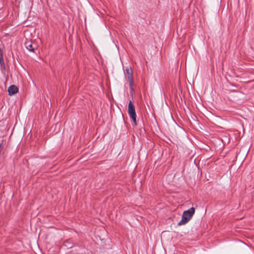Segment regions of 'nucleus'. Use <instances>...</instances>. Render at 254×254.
I'll use <instances>...</instances> for the list:
<instances>
[{"label": "nucleus", "instance_id": "f03ea898", "mask_svg": "<svg viewBox=\"0 0 254 254\" xmlns=\"http://www.w3.org/2000/svg\"><path fill=\"white\" fill-rule=\"evenodd\" d=\"M128 112L129 117L133 121V125L134 126H136V125H137L136 120V115L135 111V107H134V106L133 105L132 102H131V101H130L128 103Z\"/></svg>", "mask_w": 254, "mask_h": 254}, {"label": "nucleus", "instance_id": "20e7f679", "mask_svg": "<svg viewBox=\"0 0 254 254\" xmlns=\"http://www.w3.org/2000/svg\"><path fill=\"white\" fill-rule=\"evenodd\" d=\"M9 94L10 95H14L15 93L18 92V88L15 86V85H11L10 86L7 90Z\"/></svg>", "mask_w": 254, "mask_h": 254}, {"label": "nucleus", "instance_id": "39448f33", "mask_svg": "<svg viewBox=\"0 0 254 254\" xmlns=\"http://www.w3.org/2000/svg\"><path fill=\"white\" fill-rule=\"evenodd\" d=\"M26 48L29 51L34 52L35 49V46L34 47L31 42H27L25 44Z\"/></svg>", "mask_w": 254, "mask_h": 254}, {"label": "nucleus", "instance_id": "7ed1b4c3", "mask_svg": "<svg viewBox=\"0 0 254 254\" xmlns=\"http://www.w3.org/2000/svg\"><path fill=\"white\" fill-rule=\"evenodd\" d=\"M126 75L128 79V80L129 82V85L130 88H131L133 83V79L132 76V71L130 67H128L126 69Z\"/></svg>", "mask_w": 254, "mask_h": 254}, {"label": "nucleus", "instance_id": "f257e3e1", "mask_svg": "<svg viewBox=\"0 0 254 254\" xmlns=\"http://www.w3.org/2000/svg\"><path fill=\"white\" fill-rule=\"evenodd\" d=\"M194 212L195 209L194 207H191L188 210L185 211L183 213L182 219L178 225L181 226L186 224L191 219Z\"/></svg>", "mask_w": 254, "mask_h": 254}]
</instances>
